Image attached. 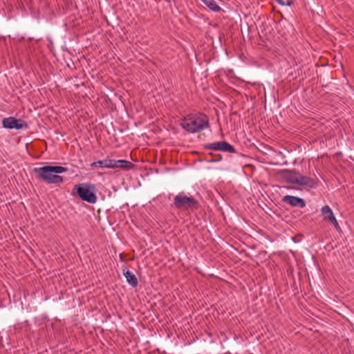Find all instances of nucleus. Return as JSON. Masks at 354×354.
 Instances as JSON below:
<instances>
[{
	"label": "nucleus",
	"instance_id": "f257e3e1",
	"mask_svg": "<svg viewBox=\"0 0 354 354\" xmlns=\"http://www.w3.org/2000/svg\"><path fill=\"white\" fill-rule=\"evenodd\" d=\"M66 167L62 166H44L35 167L33 172L37 175V177L42 180L46 184H60L63 183L64 178L59 174L67 171Z\"/></svg>",
	"mask_w": 354,
	"mask_h": 354
},
{
	"label": "nucleus",
	"instance_id": "f03ea898",
	"mask_svg": "<svg viewBox=\"0 0 354 354\" xmlns=\"http://www.w3.org/2000/svg\"><path fill=\"white\" fill-rule=\"evenodd\" d=\"M209 127V120L205 114L192 113L185 117L182 127L189 133H196Z\"/></svg>",
	"mask_w": 354,
	"mask_h": 354
},
{
	"label": "nucleus",
	"instance_id": "7ed1b4c3",
	"mask_svg": "<svg viewBox=\"0 0 354 354\" xmlns=\"http://www.w3.org/2000/svg\"><path fill=\"white\" fill-rule=\"evenodd\" d=\"M281 176L288 183L299 185L306 188L313 189L317 185V182L312 178L303 176L295 170L283 169Z\"/></svg>",
	"mask_w": 354,
	"mask_h": 354
},
{
	"label": "nucleus",
	"instance_id": "20e7f679",
	"mask_svg": "<svg viewBox=\"0 0 354 354\" xmlns=\"http://www.w3.org/2000/svg\"><path fill=\"white\" fill-rule=\"evenodd\" d=\"M174 204L179 209L195 210L200 207L198 200L192 196L186 195L184 192H180L174 197Z\"/></svg>",
	"mask_w": 354,
	"mask_h": 354
},
{
	"label": "nucleus",
	"instance_id": "39448f33",
	"mask_svg": "<svg viewBox=\"0 0 354 354\" xmlns=\"http://www.w3.org/2000/svg\"><path fill=\"white\" fill-rule=\"evenodd\" d=\"M77 194L79 198L85 202L94 204L97 202V198L95 194L96 187L91 183H80L75 185Z\"/></svg>",
	"mask_w": 354,
	"mask_h": 354
},
{
	"label": "nucleus",
	"instance_id": "423d86ee",
	"mask_svg": "<svg viewBox=\"0 0 354 354\" xmlns=\"http://www.w3.org/2000/svg\"><path fill=\"white\" fill-rule=\"evenodd\" d=\"M3 127L6 129H21L27 127V124L20 119L13 117L5 118L2 120Z\"/></svg>",
	"mask_w": 354,
	"mask_h": 354
},
{
	"label": "nucleus",
	"instance_id": "0eeeda50",
	"mask_svg": "<svg viewBox=\"0 0 354 354\" xmlns=\"http://www.w3.org/2000/svg\"><path fill=\"white\" fill-rule=\"evenodd\" d=\"M205 149L223 151L230 153L236 152V149L234 146L226 141H220L207 144L205 145Z\"/></svg>",
	"mask_w": 354,
	"mask_h": 354
},
{
	"label": "nucleus",
	"instance_id": "6e6552de",
	"mask_svg": "<svg viewBox=\"0 0 354 354\" xmlns=\"http://www.w3.org/2000/svg\"><path fill=\"white\" fill-rule=\"evenodd\" d=\"M321 213L324 220L332 223L337 230H340V226L333 214V212L328 205H326L322 207Z\"/></svg>",
	"mask_w": 354,
	"mask_h": 354
},
{
	"label": "nucleus",
	"instance_id": "1a4fd4ad",
	"mask_svg": "<svg viewBox=\"0 0 354 354\" xmlns=\"http://www.w3.org/2000/svg\"><path fill=\"white\" fill-rule=\"evenodd\" d=\"M282 201L292 207H299L303 208L306 206V202L303 198L294 196H284Z\"/></svg>",
	"mask_w": 354,
	"mask_h": 354
},
{
	"label": "nucleus",
	"instance_id": "9d476101",
	"mask_svg": "<svg viewBox=\"0 0 354 354\" xmlns=\"http://www.w3.org/2000/svg\"><path fill=\"white\" fill-rule=\"evenodd\" d=\"M134 165L130 161L126 160H113V169L120 168L125 170H130L133 169Z\"/></svg>",
	"mask_w": 354,
	"mask_h": 354
},
{
	"label": "nucleus",
	"instance_id": "9b49d317",
	"mask_svg": "<svg viewBox=\"0 0 354 354\" xmlns=\"http://www.w3.org/2000/svg\"><path fill=\"white\" fill-rule=\"evenodd\" d=\"M123 274L125 277L127 281L133 288H136L138 285V281L136 276L129 270L123 269Z\"/></svg>",
	"mask_w": 354,
	"mask_h": 354
},
{
	"label": "nucleus",
	"instance_id": "f8f14e48",
	"mask_svg": "<svg viewBox=\"0 0 354 354\" xmlns=\"http://www.w3.org/2000/svg\"><path fill=\"white\" fill-rule=\"evenodd\" d=\"M91 167H100L113 169V159H104L93 162L91 164Z\"/></svg>",
	"mask_w": 354,
	"mask_h": 354
},
{
	"label": "nucleus",
	"instance_id": "ddd939ff",
	"mask_svg": "<svg viewBox=\"0 0 354 354\" xmlns=\"http://www.w3.org/2000/svg\"><path fill=\"white\" fill-rule=\"evenodd\" d=\"M209 10L214 12L221 11V7L214 0H201Z\"/></svg>",
	"mask_w": 354,
	"mask_h": 354
},
{
	"label": "nucleus",
	"instance_id": "4468645a",
	"mask_svg": "<svg viewBox=\"0 0 354 354\" xmlns=\"http://www.w3.org/2000/svg\"><path fill=\"white\" fill-rule=\"evenodd\" d=\"M279 5L282 6H290L293 4L292 1H284L283 0H275Z\"/></svg>",
	"mask_w": 354,
	"mask_h": 354
},
{
	"label": "nucleus",
	"instance_id": "2eb2a0df",
	"mask_svg": "<svg viewBox=\"0 0 354 354\" xmlns=\"http://www.w3.org/2000/svg\"><path fill=\"white\" fill-rule=\"evenodd\" d=\"M80 85L86 86L84 82H81L80 84L77 83L74 84L75 87H79Z\"/></svg>",
	"mask_w": 354,
	"mask_h": 354
},
{
	"label": "nucleus",
	"instance_id": "dca6fc26",
	"mask_svg": "<svg viewBox=\"0 0 354 354\" xmlns=\"http://www.w3.org/2000/svg\"><path fill=\"white\" fill-rule=\"evenodd\" d=\"M167 3H171L172 2H174L175 0H165Z\"/></svg>",
	"mask_w": 354,
	"mask_h": 354
}]
</instances>
